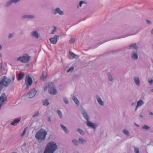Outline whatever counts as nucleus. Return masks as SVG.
<instances>
[{
  "instance_id": "7c9ffc66",
  "label": "nucleus",
  "mask_w": 153,
  "mask_h": 153,
  "mask_svg": "<svg viewBox=\"0 0 153 153\" xmlns=\"http://www.w3.org/2000/svg\"><path fill=\"white\" fill-rule=\"evenodd\" d=\"M79 141L82 144L84 143L85 142V140L82 138H79Z\"/></svg>"
},
{
  "instance_id": "f3484780",
  "label": "nucleus",
  "mask_w": 153,
  "mask_h": 153,
  "mask_svg": "<svg viewBox=\"0 0 153 153\" xmlns=\"http://www.w3.org/2000/svg\"><path fill=\"white\" fill-rule=\"evenodd\" d=\"M134 80L136 84L137 85H140V80L138 78V77H135L134 78Z\"/></svg>"
},
{
  "instance_id": "49530a36",
  "label": "nucleus",
  "mask_w": 153,
  "mask_h": 153,
  "mask_svg": "<svg viewBox=\"0 0 153 153\" xmlns=\"http://www.w3.org/2000/svg\"><path fill=\"white\" fill-rule=\"evenodd\" d=\"M149 114L151 115H152L153 114V113L152 112H150L149 113Z\"/></svg>"
},
{
  "instance_id": "ddd939ff",
  "label": "nucleus",
  "mask_w": 153,
  "mask_h": 153,
  "mask_svg": "<svg viewBox=\"0 0 153 153\" xmlns=\"http://www.w3.org/2000/svg\"><path fill=\"white\" fill-rule=\"evenodd\" d=\"M87 124L88 126L92 127L94 128H95V126L94 125V124L92 123L91 122L89 121H88L87 123Z\"/></svg>"
},
{
  "instance_id": "7ed1b4c3",
  "label": "nucleus",
  "mask_w": 153,
  "mask_h": 153,
  "mask_svg": "<svg viewBox=\"0 0 153 153\" xmlns=\"http://www.w3.org/2000/svg\"><path fill=\"white\" fill-rule=\"evenodd\" d=\"M11 82V80L7 78L5 76H4L2 77L1 80L0 82V90L2 89L3 86H8Z\"/></svg>"
},
{
  "instance_id": "3c124183",
  "label": "nucleus",
  "mask_w": 153,
  "mask_h": 153,
  "mask_svg": "<svg viewBox=\"0 0 153 153\" xmlns=\"http://www.w3.org/2000/svg\"><path fill=\"white\" fill-rule=\"evenodd\" d=\"M152 92H153V89H152Z\"/></svg>"
},
{
  "instance_id": "09e8293b",
  "label": "nucleus",
  "mask_w": 153,
  "mask_h": 153,
  "mask_svg": "<svg viewBox=\"0 0 153 153\" xmlns=\"http://www.w3.org/2000/svg\"><path fill=\"white\" fill-rule=\"evenodd\" d=\"M151 33H152V34H153V29L152 30V31H151Z\"/></svg>"
},
{
  "instance_id": "bb28decb",
  "label": "nucleus",
  "mask_w": 153,
  "mask_h": 153,
  "mask_svg": "<svg viewBox=\"0 0 153 153\" xmlns=\"http://www.w3.org/2000/svg\"><path fill=\"white\" fill-rule=\"evenodd\" d=\"M123 132L126 135L128 136L129 135L130 133L129 132L126 130H123Z\"/></svg>"
},
{
  "instance_id": "ea45409f",
  "label": "nucleus",
  "mask_w": 153,
  "mask_h": 153,
  "mask_svg": "<svg viewBox=\"0 0 153 153\" xmlns=\"http://www.w3.org/2000/svg\"><path fill=\"white\" fill-rule=\"evenodd\" d=\"M39 115V112L38 111H37L36 112V114L33 115V117H34L36 116H37Z\"/></svg>"
},
{
  "instance_id": "2eb2a0df",
  "label": "nucleus",
  "mask_w": 153,
  "mask_h": 153,
  "mask_svg": "<svg viewBox=\"0 0 153 153\" xmlns=\"http://www.w3.org/2000/svg\"><path fill=\"white\" fill-rule=\"evenodd\" d=\"M82 114L85 118L87 120H88L89 119V117L87 115L86 113L84 111L82 112Z\"/></svg>"
},
{
  "instance_id": "2f4dec72",
  "label": "nucleus",
  "mask_w": 153,
  "mask_h": 153,
  "mask_svg": "<svg viewBox=\"0 0 153 153\" xmlns=\"http://www.w3.org/2000/svg\"><path fill=\"white\" fill-rule=\"evenodd\" d=\"M74 68L73 67H71L68 70H67V72H72L74 70Z\"/></svg>"
},
{
  "instance_id": "0eeeda50",
  "label": "nucleus",
  "mask_w": 153,
  "mask_h": 153,
  "mask_svg": "<svg viewBox=\"0 0 153 153\" xmlns=\"http://www.w3.org/2000/svg\"><path fill=\"white\" fill-rule=\"evenodd\" d=\"M36 92L37 91L35 89H32L27 94V96L30 98L33 97L36 94Z\"/></svg>"
},
{
  "instance_id": "864d4df0",
  "label": "nucleus",
  "mask_w": 153,
  "mask_h": 153,
  "mask_svg": "<svg viewBox=\"0 0 153 153\" xmlns=\"http://www.w3.org/2000/svg\"><path fill=\"white\" fill-rule=\"evenodd\" d=\"M14 79V77L13 78V79Z\"/></svg>"
},
{
  "instance_id": "f704fd0d",
  "label": "nucleus",
  "mask_w": 153,
  "mask_h": 153,
  "mask_svg": "<svg viewBox=\"0 0 153 153\" xmlns=\"http://www.w3.org/2000/svg\"><path fill=\"white\" fill-rule=\"evenodd\" d=\"M142 128L147 130L149 129L150 128V127L146 125H145L143 126Z\"/></svg>"
},
{
  "instance_id": "393cba45",
  "label": "nucleus",
  "mask_w": 153,
  "mask_h": 153,
  "mask_svg": "<svg viewBox=\"0 0 153 153\" xmlns=\"http://www.w3.org/2000/svg\"><path fill=\"white\" fill-rule=\"evenodd\" d=\"M77 131L79 132L81 134L83 135L84 134V132L80 128H78L77 130Z\"/></svg>"
},
{
  "instance_id": "5701e85b",
  "label": "nucleus",
  "mask_w": 153,
  "mask_h": 153,
  "mask_svg": "<svg viewBox=\"0 0 153 153\" xmlns=\"http://www.w3.org/2000/svg\"><path fill=\"white\" fill-rule=\"evenodd\" d=\"M43 105H49V103L48 102V101L47 100H43Z\"/></svg>"
},
{
  "instance_id": "c9c22d12",
  "label": "nucleus",
  "mask_w": 153,
  "mask_h": 153,
  "mask_svg": "<svg viewBox=\"0 0 153 153\" xmlns=\"http://www.w3.org/2000/svg\"><path fill=\"white\" fill-rule=\"evenodd\" d=\"M134 151L136 153H139V149H138L137 148H134Z\"/></svg>"
},
{
  "instance_id": "de8ad7c7",
  "label": "nucleus",
  "mask_w": 153,
  "mask_h": 153,
  "mask_svg": "<svg viewBox=\"0 0 153 153\" xmlns=\"http://www.w3.org/2000/svg\"><path fill=\"white\" fill-rule=\"evenodd\" d=\"M48 120L49 121H51V118L50 117H49L48 118Z\"/></svg>"
},
{
  "instance_id": "a18cd8bd",
  "label": "nucleus",
  "mask_w": 153,
  "mask_h": 153,
  "mask_svg": "<svg viewBox=\"0 0 153 153\" xmlns=\"http://www.w3.org/2000/svg\"><path fill=\"white\" fill-rule=\"evenodd\" d=\"M146 22L147 23L149 24L150 22V21L149 20H146Z\"/></svg>"
},
{
  "instance_id": "9d476101",
  "label": "nucleus",
  "mask_w": 153,
  "mask_h": 153,
  "mask_svg": "<svg viewBox=\"0 0 153 153\" xmlns=\"http://www.w3.org/2000/svg\"><path fill=\"white\" fill-rule=\"evenodd\" d=\"M20 0H10V1H8L7 4V6H8L11 5L12 3H16L17 2L19 1Z\"/></svg>"
},
{
  "instance_id": "a878e982",
  "label": "nucleus",
  "mask_w": 153,
  "mask_h": 153,
  "mask_svg": "<svg viewBox=\"0 0 153 153\" xmlns=\"http://www.w3.org/2000/svg\"><path fill=\"white\" fill-rule=\"evenodd\" d=\"M73 100L76 104L78 105L79 104V101L76 98L74 97L73 99Z\"/></svg>"
},
{
  "instance_id": "6ab92c4d",
  "label": "nucleus",
  "mask_w": 153,
  "mask_h": 153,
  "mask_svg": "<svg viewBox=\"0 0 153 153\" xmlns=\"http://www.w3.org/2000/svg\"><path fill=\"white\" fill-rule=\"evenodd\" d=\"M97 100L100 105H104V102L102 101L100 98H98L97 99Z\"/></svg>"
},
{
  "instance_id": "c03bdc74",
  "label": "nucleus",
  "mask_w": 153,
  "mask_h": 153,
  "mask_svg": "<svg viewBox=\"0 0 153 153\" xmlns=\"http://www.w3.org/2000/svg\"><path fill=\"white\" fill-rule=\"evenodd\" d=\"M48 88H49V85H48V86H46L45 87H44V90H47Z\"/></svg>"
},
{
  "instance_id": "9b49d317",
  "label": "nucleus",
  "mask_w": 153,
  "mask_h": 153,
  "mask_svg": "<svg viewBox=\"0 0 153 153\" xmlns=\"http://www.w3.org/2000/svg\"><path fill=\"white\" fill-rule=\"evenodd\" d=\"M58 13L60 15H61L63 14V12L62 11H61L59 8H57L55 10V13Z\"/></svg>"
},
{
  "instance_id": "c85d7f7f",
  "label": "nucleus",
  "mask_w": 153,
  "mask_h": 153,
  "mask_svg": "<svg viewBox=\"0 0 153 153\" xmlns=\"http://www.w3.org/2000/svg\"><path fill=\"white\" fill-rule=\"evenodd\" d=\"M76 41V39L74 38H71L69 40V42L70 44H72L74 43Z\"/></svg>"
},
{
  "instance_id": "f257e3e1",
  "label": "nucleus",
  "mask_w": 153,
  "mask_h": 153,
  "mask_svg": "<svg viewBox=\"0 0 153 153\" xmlns=\"http://www.w3.org/2000/svg\"><path fill=\"white\" fill-rule=\"evenodd\" d=\"M57 148V146L54 142L51 141L47 145L44 153H53Z\"/></svg>"
},
{
  "instance_id": "a211bd4d",
  "label": "nucleus",
  "mask_w": 153,
  "mask_h": 153,
  "mask_svg": "<svg viewBox=\"0 0 153 153\" xmlns=\"http://www.w3.org/2000/svg\"><path fill=\"white\" fill-rule=\"evenodd\" d=\"M61 127L62 129H63V130H64V131L65 133H68V131L67 128L65 126L63 125H61Z\"/></svg>"
},
{
  "instance_id": "4468645a",
  "label": "nucleus",
  "mask_w": 153,
  "mask_h": 153,
  "mask_svg": "<svg viewBox=\"0 0 153 153\" xmlns=\"http://www.w3.org/2000/svg\"><path fill=\"white\" fill-rule=\"evenodd\" d=\"M47 76V73L46 72L43 71L42 73V78L43 81L45 80Z\"/></svg>"
},
{
  "instance_id": "b1692460",
  "label": "nucleus",
  "mask_w": 153,
  "mask_h": 153,
  "mask_svg": "<svg viewBox=\"0 0 153 153\" xmlns=\"http://www.w3.org/2000/svg\"><path fill=\"white\" fill-rule=\"evenodd\" d=\"M34 17V16L31 15H24L23 16V18H33Z\"/></svg>"
},
{
  "instance_id": "aec40b11",
  "label": "nucleus",
  "mask_w": 153,
  "mask_h": 153,
  "mask_svg": "<svg viewBox=\"0 0 153 153\" xmlns=\"http://www.w3.org/2000/svg\"><path fill=\"white\" fill-rule=\"evenodd\" d=\"M131 57L133 59H137L138 58L137 55L136 53H133L131 56Z\"/></svg>"
},
{
  "instance_id": "c756f323",
  "label": "nucleus",
  "mask_w": 153,
  "mask_h": 153,
  "mask_svg": "<svg viewBox=\"0 0 153 153\" xmlns=\"http://www.w3.org/2000/svg\"><path fill=\"white\" fill-rule=\"evenodd\" d=\"M69 53L73 58H76V55L74 53L71 51H70L69 52Z\"/></svg>"
},
{
  "instance_id": "6e6552de",
  "label": "nucleus",
  "mask_w": 153,
  "mask_h": 153,
  "mask_svg": "<svg viewBox=\"0 0 153 153\" xmlns=\"http://www.w3.org/2000/svg\"><path fill=\"white\" fill-rule=\"evenodd\" d=\"M58 37L59 36L57 35L54 36L50 39L51 43L53 44H56L58 41Z\"/></svg>"
},
{
  "instance_id": "e433bc0d",
  "label": "nucleus",
  "mask_w": 153,
  "mask_h": 153,
  "mask_svg": "<svg viewBox=\"0 0 153 153\" xmlns=\"http://www.w3.org/2000/svg\"><path fill=\"white\" fill-rule=\"evenodd\" d=\"M148 81L149 83L150 84H152V83L153 82L152 79H149Z\"/></svg>"
},
{
  "instance_id": "cd10ccee",
  "label": "nucleus",
  "mask_w": 153,
  "mask_h": 153,
  "mask_svg": "<svg viewBox=\"0 0 153 153\" xmlns=\"http://www.w3.org/2000/svg\"><path fill=\"white\" fill-rule=\"evenodd\" d=\"M26 130H27V128H25L24 129V130L21 133V135H20L21 137H22L25 135V134L26 132Z\"/></svg>"
},
{
  "instance_id": "4be33fe9",
  "label": "nucleus",
  "mask_w": 153,
  "mask_h": 153,
  "mask_svg": "<svg viewBox=\"0 0 153 153\" xmlns=\"http://www.w3.org/2000/svg\"><path fill=\"white\" fill-rule=\"evenodd\" d=\"M20 121L19 119H16L13 120L11 123V125H14L16 123H18Z\"/></svg>"
},
{
  "instance_id": "37998d69",
  "label": "nucleus",
  "mask_w": 153,
  "mask_h": 153,
  "mask_svg": "<svg viewBox=\"0 0 153 153\" xmlns=\"http://www.w3.org/2000/svg\"><path fill=\"white\" fill-rule=\"evenodd\" d=\"M13 36V35L12 33L10 34L9 36H8V38H11Z\"/></svg>"
},
{
  "instance_id": "f03ea898",
  "label": "nucleus",
  "mask_w": 153,
  "mask_h": 153,
  "mask_svg": "<svg viewBox=\"0 0 153 153\" xmlns=\"http://www.w3.org/2000/svg\"><path fill=\"white\" fill-rule=\"evenodd\" d=\"M47 132L44 129L41 128L36 133V138L39 141L41 142L45 140Z\"/></svg>"
},
{
  "instance_id": "72a5a7b5",
  "label": "nucleus",
  "mask_w": 153,
  "mask_h": 153,
  "mask_svg": "<svg viewBox=\"0 0 153 153\" xmlns=\"http://www.w3.org/2000/svg\"><path fill=\"white\" fill-rule=\"evenodd\" d=\"M57 112L58 114H59V117L60 118H61L62 117V113L61 111L59 110H58L57 111Z\"/></svg>"
},
{
  "instance_id": "8fccbe9b",
  "label": "nucleus",
  "mask_w": 153,
  "mask_h": 153,
  "mask_svg": "<svg viewBox=\"0 0 153 153\" xmlns=\"http://www.w3.org/2000/svg\"><path fill=\"white\" fill-rule=\"evenodd\" d=\"M136 125H137V126H139V125H137V124H136Z\"/></svg>"
},
{
  "instance_id": "1a4fd4ad",
  "label": "nucleus",
  "mask_w": 153,
  "mask_h": 153,
  "mask_svg": "<svg viewBox=\"0 0 153 153\" xmlns=\"http://www.w3.org/2000/svg\"><path fill=\"white\" fill-rule=\"evenodd\" d=\"M129 49L134 48L136 50H137L138 49L137 44L135 43H133L130 45L129 46Z\"/></svg>"
},
{
  "instance_id": "a19ab883",
  "label": "nucleus",
  "mask_w": 153,
  "mask_h": 153,
  "mask_svg": "<svg viewBox=\"0 0 153 153\" xmlns=\"http://www.w3.org/2000/svg\"><path fill=\"white\" fill-rule=\"evenodd\" d=\"M64 102L66 103V104H68V100H67V99H66V98H64Z\"/></svg>"
},
{
  "instance_id": "473e14b6",
  "label": "nucleus",
  "mask_w": 153,
  "mask_h": 153,
  "mask_svg": "<svg viewBox=\"0 0 153 153\" xmlns=\"http://www.w3.org/2000/svg\"><path fill=\"white\" fill-rule=\"evenodd\" d=\"M72 142L75 145H77L79 143V142L76 140H73Z\"/></svg>"
},
{
  "instance_id": "20e7f679",
  "label": "nucleus",
  "mask_w": 153,
  "mask_h": 153,
  "mask_svg": "<svg viewBox=\"0 0 153 153\" xmlns=\"http://www.w3.org/2000/svg\"><path fill=\"white\" fill-rule=\"evenodd\" d=\"M30 57L27 55H25L22 56H19L17 59V60L20 61L23 63H27L29 61Z\"/></svg>"
},
{
  "instance_id": "58836bf2",
  "label": "nucleus",
  "mask_w": 153,
  "mask_h": 153,
  "mask_svg": "<svg viewBox=\"0 0 153 153\" xmlns=\"http://www.w3.org/2000/svg\"><path fill=\"white\" fill-rule=\"evenodd\" d=\"M83 3H85L86 4L85 2V1H80V3H79V6L80 7H81V6H82V4Z\"/></svg>"
},
{
  "instance_id": "603ef678",
  "label": "nucleus",
  "mask_w": 153,
  "mask_h": 153,
  "mask_svg": "<svg viewBox=\"0 0 153 153\" xmlns=\"http://www.w3.org/2000/svg\"><path fill=\"white\" fill-rule=\"evenodd\" d=\"M12 153H16V152H13Z\"/></svg>"
},
{
  "instance_id": "f8f14e48",
  "label": "nucleus",
  "mask_w": 153,
  "mask_h": 153,
  "mask_svg": "<svg viewBox=\"0 0 153 153\" xmlns=\"http://www.w3.org/2000/svg\"><path fill=\"white\" fill-rule=\"evenodd\" d=\"M144 103L142 100H140L137 102V105L136 107V110L137 109L138 107L140 106L143 104Z\"/></svg>"
},
{
  "instance_id": "79ce46f5",
  "label": "nucleus",
  "mask_w": 153,
  "mask_h": 153,
  "mask_svg": "<svg viewBox=\"0 0 153 153\" xmlns=\"http://www.w3.org/2000/svg\"><path fill=\"white\" fill-rule=\"evenodd\" d=\"M56 27H55L51 33L52 34L54 33L56 31Z\"/></svg>"
},
{
  "instance_id": "4c0bfd02",
  "label": "nucleus",
  "mask_w": 153,
  "mask_h": 153,
  "mask_svg": "<svg viewBox=\"0 0 153 153\" xmlns=\"http://www.w3.org/2000/svg\"><path fill=\"white\" fill-rule=\"evenodd\" d=\"M108 79L110 81H111L113 80L112 77L111 75H109L108 76Z\"/></svg>"
},
{
  "instance_id": "39448f33",
  "label": "nucleus",
  "mask_w": 153,
  "mask_h": 153,
  "mask_svg": "<svg viewBox=\"0 0 153 153\" xmlns=\"http://www.w3.org/2000/svg\"><path fill=\"white\" fill-rule=\"evenodd\" d=\"M49 92L51 94H56L57 91L55 85L53 82H50L49 84Z\"/></svg>"
},
{
  "instance_id": "412c9836",
  "label": "nucleus",
  "mask_w": 153,
  "mask_h": 153,
  "mask_svg": "<svg viewBox=\"0 0 153 153\" xmlns=\"http://www.w3.org/2000/svg\"><path fill=\"white\" fill-rule=\"evenodd\" d=\"M24 76L22 73H19L18 74L17 79L18 80H20L22 78V77Z\"/></svg>"
},
{
  "instance_id": "dca6fc26",
  "label": "nucleus",
  "mask_w": 153,
  "mask_h": 153,
  "mask_svg": "<svg viewBox=\"0 0 153 153\" xmlns=\"http://www.w3.org/2000/svg\"><path fill=\"white\" fill-rule=\"evenodd\" d=\"M32 36H34L37 38H38L39 37V34L36 31H35L32 32Z\"/></svg>"
},
{
  "instance_id": "423d86ee",
  "label": "nucleus",
  "mask_w": 153,
  "mask_h": 153,
  "mask_svg": "<svg viewBox=\"0 0 153 153\" xmlns=\"http://www.w3.org/2000/svg\"><path fill=\"white\" fill-rule=\"evenodd\" d=\"M25 81V83L27 85L26 88L28 89L32 84V79L29 75H27L26 76Z\"/></svg>"
}]
</instances>
